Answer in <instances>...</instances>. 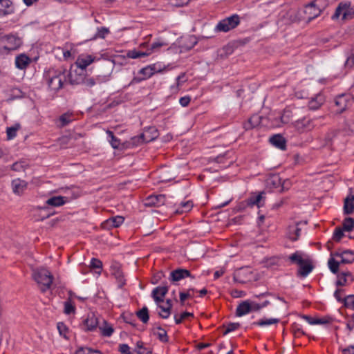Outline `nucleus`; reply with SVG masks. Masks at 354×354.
<instances>
[{"mask_svg":"<svg viewBox=\"0 0 354 354\" xmlns=\"http://www.w3.org/2000/svg\"><path fill=\"white\" fill-rule=\"evenodd\" d=\"M134 351L137 354H151V350L145 347L142 341L137 342Z\"/></svg>","mask_w":354,"mask_h":354,"instance_id":"obj_37","label":"nucleus"},{"mask_svg":"<svg viewBox=\"0 0 354 354\" xmlns=\"http://www.w3.org/2000/svg\"><path fill=\"white\" fill-rule=\"evenodd\" d=\"M195 292L194 288H189L186 292H180V301L182 305H183L185 301L188 298H192L194 297V293Z\"/></svg>","mask_w":354,"mask_h":354,"instance_id":"obj_43","label":"nucleus"},{"mask_svg":"<svg viewBox=\"0 0 354 354\" xmlns=\"http://www.w3.org/2000/svg\"><path fill=\"white\" fill-rule=\"evenodd\" d=\"M3 48L8 52L17 50L21 45V40L12 35H7L5 38Z\"/></svg>","mask_w":354,"mask_h":354,"instance_id":"obj_13","label":"nucleus"},{"mask_svg":"<svg viewBox=\"0 0 354 354\" xmlns=\"http://www.w3.org/2000/svg\"><path fill=\"white\" fill-rule=\"evenodd\" d=\"M32 277L39 286L41 292H45L51 287L53 276L45 268H39L33 271Z\"/></svg>","mask_w":354,"mask_h":354,"instance_id":"obj_3","label":"nucleus"},{"mask_svg":"<svg viewBox=\"0 0 354 354\" xmlns=\"http://www.w3.org/2000/svg\"><path fill=\"white\" fill-rule=\"evenodd\" d=\"M354 227V218H346L342 223V229L346 232H350Z\"/></svg>","mask_w":354,"mask_h":354,"instance_id":"obj_41","label":"nucleus"},{"mask_svg":"<svg viewBox=\"0 0 354 354\" xmlns=\"http://www.w3.org/2000/svg\"><path fill=\"white\" fill-rule=\"evenodd\" d=\"M317 8H319L322 12L326 5V0H313L310 3Z\"/></svg>","mask_w":354,"mask_h":354,"instance_id":"obj_58","label":"nucleus"},{"mask_svg":"<svg viewBox=\"0 0 354 354\" xmlns=\"http://www.w3.org/2000/svg\"><path fill=\"white\" fill-rule=\"evenodd\" d=\"M303 318L310 324H325L329 322L328 319L326 318H312L308 315H304Z\"/></svg>","mask_w":354,"mask_h":354,"instance_id":"obj_34","label":"nucleus"},{"mask_svg":"<svg viewBox=\"0 0 354 354\" xmlns=\"http://www.w3.org/2000/svg\"><path fill=\"white\" fill-rule=\"evenodd\" d=\"M75 354H102V353L95 349H92L88 347H81L77 350Z\"/></svg>","mask_w":354,"mask_h":354,"instance_id":"obj_45","label":"nucleus"},{"mask_svg":"<svg viewBox=\"0 0 354 354\" xmlns=\"http://www.w3.org/2000/svg\"><path fill=\"white\" fill-rule=\"evenodd\" d=\"M21 126L19 124H15V125L8 127L6 129L7 138L8 140H12L17 136V131L20 129Z\"/></svg>","mask_w":354,"mask_h":354,"instance_id":"obj_38","label":"nucleus"},{"mask_svg":"<svg viewBox=\"0 0 354 354\" xmlns=\"http://www.w3.org/2000/svg\"><path fill=\"white\" fill-rule=\"evenodd\" d=\"M30 63V59L25 54H21L16 57L15 65L19 69H25Z\"/></svg>","mask_w":354,"mask_h":354,"instance_id":"obj_27","label":"nucleus"},{"mask_svg":"<svg viewBox=\"0 0 354 354\" xmlns=\"http://www.w3.org/2000/svg\"><path fill=\"white\" fill-rule=\"evenodd\" d=\"M280 322L279 319L277 318H262L257 322L252 323V325L258 326H266L271 324H278Z\"/></svg>","mask_w":354,"mask_h":354,"instance_id":"obj_31","label":"nucleus"},{"mask_svg":"<svg viewBox=\"0 0 354 354\" xmlns=\"http://www.w3.org/2000/svg\"><path fill=\"white\" fill-rule=\"evenodd\" d=\"M331 256L340 257L342 263L348 264L354 262V252L350 250H346L343 252L336 251L331 253Z\"/></svg>","mask_w":354,"mask_h":354,"instance_id":"obj_15","label":"nucleus"},{"mask_svg":"<svg viewBox=\"0 0 354 354\" xmlns=\"http://www.w3.org/2000/svg\"><path fill=\"white\" fill-rule=\"evenodd\" d=\"M345 307L354 310V295H350L343 299Z\"/></svg>","mask_w":354,"mask_h":354,"instance_id":"obj_49","label":"nucleus"},{"mask_svg":"<svg viewBox=\"0 0 354 354\" xmlns=\"http://www.w3.org/2000/svg\"><path fill=\"white\" fill-rule=\"evenodd\" d=\"M244 271L245 270L243 268L236 270L234 274V280L240 283H244L245 280L242 279V275L243 274Z\"/></svg>","mask_w":354,"mask_h":354,"instance_id":"obj_54","label":"nucleus"},{"mask_svg":"<svg viewBox=\"0 0 354 354\" xmlns=\"http://www.w3.org/2000/svg\"><path fill=\"white\" fill-rule=\"evenodd\" d=\"M248 207H250L249 205L247 203V201L246 199L240 202L237 206H236V209L237 211L239 212H243L244 211L245 209H247Z\"/></svg>","mask_w":354,"mask_h":354,"instance_id":"obj_62","label":"nucleus"},{"mask_svg":"<svg viewBox=\"0 0 354 354\" xmlns=\"http://www.w3.org/2000/svg\"><path fill=\"white\" fill-rule=\"evenodd\" d=\"M270 142L273 146H274L281 150H285L286 148V140L280 134H277V135H274L273 136H272L270 138Z\"/></svg>","mask_w":354,"mask_h":354,"instance_id":"obj_24","label":"nucleus"},{"mask_svg":"<svg viewBox=\"0 0 354 354\" xmlns=\"http://www.w3.org/2000/svg\"><path fill=\"white\" fill-rule=\"evenodd\" d=\"M262 117L258 114L252 115L247 122H244L243 128L248 131L257 127L261 122Z\"/></svg>","mask_w":354,"mask_h":354,"instance_id":"obj_21","label":"nucleus"},{"mask_svg":"<svg viewBox=\"0 0 354 354\" xmlns=\"http://www.w3.org/2000/svg\"><path fill=\"white\" fill-rule=\"evenodd\" d=\"M187 277L194 279V277L192 275L189 270L185 268H177L170 272L169 279L171 282L175 283Z\"/></svg>","mask_w":354,"mask_h":354,"instance_id":"obj_11","label":"nucleus"},{"mask_svg":"<svg viewBox=\"0 0 354 354\" xmlns=\"http://www.w3.org/2000/svg\"><path fill=\"white\" fill-rule=\"evenodd\" d=\"M189 317H194L193 313H189V312H184L182 314H180V316L178 315H174V319L175 323L176 324H180L183 322V320L186 319L187 318Z\"/></svg>","mask_w":354,"mask_h":354,"instance_id":"obj_48","label":"nucleus"},{"mask_svg":"<svg viewBox=\"0 0 354 354\" xmlns=\"http://www.w3.org/2000/svg\"><path fill=\"white\" fill-rule=\"evenodd\" d=\"M100 324V321L93 313L87 315L82 322V328L86 331H92L95 330Z\"/></svg>","mask_w":354,"mask_h":354,"instance_id":"obj_12","label":"nucleus"},{"mask_svg":"<svg viewBox=\"0 0 354 354\" xmlns=\"http://www.w3.org/2000/svg\"><path fill=\"white\" fill-rule=\"evenodd\" d=\"M346 328L349 330V333L354 328V314L348 318Z\"/></svg>","mask_w":354,"mask_h":354,"instance_id":"obj_61","label":"nucleus"},{"mask_svg":"<svg viewBox=\"0 0 354 354\" xmlns=\"http://www.w3.org/2000/svg\"><path fill=\"white\" fill-rule=\"evenodd\" d=\"M288 259L293 264L299 266L297 274L301 277H305L313 269V266L310 259H304L302 258L299 252H296L288 257Z\"/></svg>","mask_w":354,"mask_h":354,"instance_id":"obj_4","label":"nucleus"},{"mask_svg":"<svg viewBox=\"0 0 354 354\" xmlns=\"http://www.w3.org/2000/svg\"><path fill=\"white\" fill-rule=\"evenodd\" d=\"M124 218L121 216H113L104 223H102V227L104 228H115L120 227L124 223Z\"/></svg>","mask_w":354,"mask_h":354,"instance_id":"obj_17","label":"nucleus"},{"mask_svg":"<svg viewBox=\"0 0 354 354\" xmlns=\"http://www.w3.org/2000/svg\"><path fill=\"white\" fill-rule=\"evenodd\" d=\"M344 230L342 228L336 227L333 233V239L336 242L340 241L344 235Z\"/></svg>","mask_w":354,"mask_h":354,"instance_id":"obj_53","label":"nucleus"},{"mask_svg":"<svg viewBox=\"0 0 354 354\" xmlns=\"http://www.w3.org/2000/svg\"><path fill=\"white\" fill-rule=\"evenodd\" d=\"M106 133L108 137L110 138L109 142L113 149H122L125 148V143L121 144L120 139L115 136L114 133L111 131H106Z\"/></svg>","mask_w":354,"mask_h":354,"instance_id":"obj_28","label":"nucleus"},{"mask_svg":"<svg viewBox=\"0 0 354 354\" xmlns=\"http://www.w3.org/2000/svg\"><path fill=\"white\" fill-rule=\"evenodd\" d=\"M111 73V65L109 64L107 71L103 75H98L95 78L88 76L79 75L73 78V75L70 74V83L71 84H82L86 88H90L97 84H101L109 80Z\"/></svg>","mask_w":354,"mask_h":354,"instance_id":"obj_1","label":"nucleus"},{"mask_svg":"<svg viewBox=\"0 0 354 354\" xmlns=\"http://www.w3.org/2000/svg\"><path fill=\"white\" fill-rule=\"evenodd\" d=\"M57 329L60 335L63 336L64 338L68 339L67 333L68 332V328L66 326L63 322L57 323Z\"/></svg>","mask_w":354,"mask_h":354,"instance_id":"obj_50","label":"nucleus"},{"mask_svg":"<svg viewBox=\"0 0 354 354\" xmlns=\"http://www.w3.org/2000/svg\"><path fill=\"white\" fill-rule=\"evenodd\" d=\"M156 329L158 330V332L155 334L157 335L158 339L162 342H167L169 341V337L167 336V331L160 326H157Z\"/></svg>","mask_w":354,"mask_h":354,"instance_id":"obj_40","label":"nucleus"},{"mask_svg":"<svg viewBox=\"0 0 354 354\" xmlns=\"http://www.w3.org/2000/svg\"><path fill=\"white\" fill-rule=\"evenodd\" d=\"M223 328H225V330L223 331V335H225L229 333L234 331L237 330L240 327L239 323H229L226 326L223 325Z\"/></svg>","mask_w":354,"mask_h":354,"instance_id":"obj_46","label":"nucleus"},{"mask_svg":"<svg viewBox=\"0 0 354 354\" xmlns=\"http://www.w3.org/2000/svg\"><path fill=\"white\" fill-rule=\"evenodd\" d=\"M118 351L120 354H133V352L131 351V348L127 344H120L118 346Z\"/></svg>","mask_w":354,"mask_h":354,"instance_id":"obj_57","label":"nucleus"},{"mask_svg":"<svg viewBox=\"0 0 354 354\" xmlns=\"http://www.w3.org/2000/svg\"><path fill=\"white\" fill-rule=\"evenodd\" d=\"M110 32L109 29L106 27H100L97 29V32L94 36V39L105 38V37Z\"/></svg>","mask_w":354,"mask_h":354,"instance_id":"obj_47","label":"nucleus"},{"mask_svg":"<svg viewBox=\"0 0 354 354\" xmlns=\"http://www.w3.org/2000/svg\"><path fill=\"white\" fill-rule=\"evenodd\" d=\"M66 202L64 196H53L46 201V204L53 207H59L64 205Z\"/></svg>","mask_w":354,"mask_h":354,"instance_id":"obj_32","label":"nucleus"},{"mask_svg":"<svg viewBox=\"0 0 354 354\" xmlns=\"http://www.w3.org/2000/svg\"><path fill=\"white\" fill-rule=\"evenodd\" d=\"M304 13L306 15V19L310 21L316 17H319L322 13V11L319 8H317L313 5L308 3L306 6Z\"/></svg>","mask_w":354,"mask_h":354,"instance_id":"obj_19","label":"nucleus"},{"mask_svg":"<svg viewBox=\"0 0 354 354\" xmlns=\"http://www.w3.org/2000/svg\"><path fill=\"white\" fill-rule=\"evenodd\" d=\"M251 311L250 301L245 300L241 301L236 308V315L237 317H242Z\"/></svg>","mask_w":354,"mask_h":354,"instance_id":"obj_23","label":"nucleus"},{"mask_svg":"<svg viewBox=\"0 0 354 354\" xmlns=\"http://www.w3.org/2000/svg\"><path fill=\"white\" fill-rule=\"evenodd\" d=\"M340 17L342 20H350L354 17V6H351V2H340L331 18L335 20Z\"/></svg>","mask_w":354,"mask_h":354,"instance_id":"obj_7","label":"nucleus"},{"mask_svg":"<svg viewBox=\"0 0 354 354\" xmlns=\"http://www.w3.org/2000/svg\"><path fill=\"white\" fill-rule=\"evenodd\" d=\"M168 292V287L167 286H158L152 291V297L154 301L159 304L164 301L163 298Z\"/></svg>","mask_w":354,"mask_h":354,"instance_id":"obj_16","label":"nucleus"},{"mask_svg":"<svg viewBox=\"0 0 354 354\" xmlns=\"http://www.w3.org/2000/svg\"><path fill=\"white\" fill-rule=\"evenodd\" d=\"M45 79L50 90L57 91L63 87L66 75L60 71L49 70L45 74Z\"/></svg>","mask_w":354,"mask_h":354,"instance_id":"obj_5","label":"nucleus"},{"mask_svg":"<svg viewBox=\"0 0 354 354\" xmlns=\"http://www.w3.org/2000/svg\"><path fill=\"white\" fill-rule=\"evenodd\" d=\"M193 207V203L192 201H187L186 202H183L180 203V207H179L176 210V214H183L184 212H189Z\"/></svg>","mask_w":354,"mask_h":354,"instance_id":"obj_33","label":"nucleus"},{"mask_svg":"<svg viewBox=\"0 0 354 354\" xmlns=\"http://www.w3.org/2000/svg\"><path fill=\"white\" fill-rule=\"evenodd\" d=\"M294 127L300 133L309 131L315 127V120L304 117L293 123Z\"/></svg>","mask_w":354,"mask_h":354,"instance_id":"obj_10","label":"nucleus"},{"mask_svg":"<svg viewBox=\"0 0 354 354\" xmlns=\"http://www.w3.org/2000/svg\"><path fill=\"white\" fill-rule=\"evenodd\" d=\"M263 192H260L259 194L252 193L248 198H246L247 203L250 208L253 207L254 206L260 207L263 205V204L261 203L263 200Z\"/></svg>","mask_w":354,"mask_h":354,"instance_id":"obj_20","label":"nucleus"},{"mask_svg":"<svg viewBox=\"0 0 354 354\" xmlns=\"http://www.w3.org/2000/svg\"><path fill=\"white\" fill-rule=\"evenodd\" d=\"M191 101V97L189 96H184L180 98L179 103L183 107H186L189 105Z\"/></svg>","mask_w":354,"mask_h":354,"instance_id":"obj_63","label":"nucleus"},{"mask_svg":"<svg viewBox=\"0 0 354 354\" xmlns=\"http://www.w3.org/2000/svg\"><path fill=\"white\" fill-rule=\"evenodd\" d=\"M354 211V196H348L344 200V212L345 214H351Z\"/></svg>","mask_w":354,"mask_h":354,"instance_id":"obj_30","label":"nucleus"},{"mask_svg":"<svg viewBox=\"0 0 354 354\" xmlns=\"http://www.w3.org/2000/svg\"><path fill=\"white\" fill-rule=\"evenodd\" d=\"M137 317L144 323L148 322L149 319V310L146 306H144L142 309L136 313Z\"/></svg>","mask_w":354,"mask_h":354,"instance_id":"obj_35","label":"nucleus"},{"mask_svg":"<svg viewBox=\"0 0 354 354\" xmlns=\"http://www.w3.org/2000/svg\"><path fill=\"white\" fill-rule=\"evenodd\" d=\"M340 263H342L341 261H337L333 257L330 258L328 261V266L331 272L336 274H338Z\"/></svg>","mask_w":354,"mask_h":354,"instance_id":"obj_36","label":"nucleus"},{"mask_svg":"<svg viewBox=\"0 0 354 354\" xmlns=\"http://www.w3.org/2000/svg\"><path fill=\"white\" fill-rule=\"evenodd\" d=\"M158 136V130L150 127L139 136H134L130 140L125 142L126 148H133L143 143L149 142L155 140Z\"/></svg>","mask_w":354,"mask_h":354,"instance_id":"obj_2","label":"nucleus"},{"mask_svg":"<svg viewBox=\"0 0 354 354\" xmlns=\"http://www.w3.org/2000/svg\"><path fill=\"white\" fill-rule=\"evenodd\" d=\"M75 312V307L71 301H66L64 302V313L66 315H71Z\"/></svg>","mask_w":354,"mask_h":354,"instance_id":"obj_52","label":"nucleus"},{"mask_svg":"<svg viewBox=\"0 0 354 354\" xmlns=\"http://www.w3.org/2000/svg\"><path fill=\"white\" fill-rule=\"evenodd\" d=\"M167 44L162 42V41H160L153 42V43H152L151 44V47L148 50L147 53H150V54H151L152 52H153L156 49H158V48H160L162 46H167Z\"/></svg>","mask_w":354,"mask_h":354,"instance_id":"obj_59","label":"nucleus"},{"mask_svg":"<svg viewBox=\"0 0 354 354\" xmlns=\"http://www.w3.org/2000/svg\"><path fill=\"white\" fill-rule=\"evenodd\" d=\"M12 169L15 171H21L24 170L23 162H16L12 165Z\"/></svg>","mask_w":354,"mask_h":354,"instance_id":"obj_64","label":"nucleus"},{"mask_svg":"<svg viewBox=\"0 0 354 354\" xmlns=\"http://www.w3.org/2000/svg\"><path fill=\"white\" fill-rule=\"evenodd\" d=\"M150 55V53L141 52L137 50H129L127 53V56L131 59H137L140 57H146Z\"/></svg>","mask_w":354,"mask_h":354,"instance_id":"obj_39","label":"nucleus"},{"mask_svg":"<svg viewBox=\"0 0 354 354\" xmlns=\"http://www.w3.org/2000/svg\"><path fill=\"white\" fill-rule=\"evenodd\" d=\"M90 266L93 269H102V263L100 260L95 258H93L91 261Z\"/></svg>","mask_w":354,"mask_h":354,"instance_id":"obj_60","label":"nucleus"},{"mask_svg":"<svg viewBox=\"0 0 354 354\" xmlns=\"http://www.w3.org/2000/svg\"><path fill=\"white\" fill-rule=\"evenodd\" d=\"M240 17L237 14L226 17L217 24L215 28L216 32H227L234 29L240 24Z\"/></svg>","mask_w":354,"mask_h":354,"instance_id":"obj_8","label":"nucleus"},{"mask_svg":"<svg viewBox=\"0 0 354 354\" xmlns=\"http://www.w3.org/2000/svg\"><path fill=\"white\" fill-rule=\"evenodd\" d=\"M337 274V280L335 283L337 286H344L346 285L348 279L345 277L344 274L338 273Z\"/></svg>","mask_w":354,"mask_h":354,"instance_id":"obj_55","label":"nucleus"},{"mask_svg":"<svg viewBox=\"0 0 354 354\" xmlns=\"http://www.w3.org/2000/svg\"><path fill=\"white\" fill-rule=\"evenodd\" d=\"M158 308L160 309V311L158 312L159 316L162 319L168 318L171 314V309H169V307L160 305V303L158 304Z\"/></svg>","mask_w":354,"mask_h":354,"instance_id":"obj_42","label":"nucleus"},{"mask_svg":"<svg viewBox=\"0 0 354 354\" xmlns=\"http://www.w3.org/2000/svg\"><path fill=\"white\" fill-rule=\"evenodd\" d=\"M10 0H0V15H7L14 12Z\"/></svg>","mask_w":354,"mask_h":354,"instance_id":"obj_25","label":"nucleus"},{"mask_svg":"<svg viewBox=\"0 0 354 354\" xmlns=\"http://www.w3.org/2000/svg\"><path fill=\"white\" fill-rule=\"evenodd\" d=\"M345 66L352 68L354 66V48L351 49L348 54L347 59L345 62Z\"/></svg>","mask_w":354,"mask_h":354,"instance_id":"obj_51","label":"nucleus"},{"mask_svg":"<svg viewBox=\"0 0 354 354\" xmlns=\"http://www.w3.org/2000/svg\"><path fill=\"white\" fill-rule=\"evenodd\" d=\"M291 330L295 337H299L300 335H305V332L302 330L301 326L297 323H293L291 325Z\"/></svg>","mask_w":354,"mask_h":354,"instance_id":"obj_44","label":"nucleus"},{"mask_svg":"<svg viewBox=\"0 0 354 354\" xmlns=\"http://www.w3.org/2000/svg\"><path fill=\"white\" fill-rule=\"evenodd\" d=\"M324 95L321 94L317 95L308 102V107L311 110H316L324 104Z\"/></svg>","mask_w":354,"mask_h":354,"instance_id":"obj_29","label":"nucleus"},{"mask_svg":"<svg viewBox=\"0 0 354 354\" xmlns=\"http://www.w3.org/2000/svg\"><path fill=\"white\" fill-rule=\"evenodd\" d=\"M334 102L337 113H342L352 105L353 97L350 94H341L335 98Z\"/></svg>","mask_w":354,"mask_h":354,"instance_id":"obj_9","label":"nucleus"},{"mask_svg":"<svg viewBox=\"0 0 354 354\" xmlns=\"http://www.w3.org/2000/svg\"><path fill=\"white\" fill-rule=\"evenodd\" d=\"M27 186V182L19 178L14 179L12 181V191L15 194L17 195H21L26 189Z\"/></svg>","mask_w":354,"mask_h":354,"instance_id":"obj_18","label":"nucleus"},{"mask_svg":"<svg viewBox=\"0 0 354 354\" xmlns=\"http://www.w3.org/2000/svg\"><path fill=\"white\" fill-rule=\"evenodd\" d=\"M62 127H65L71 121V115L68 113H64L59 118Z\"/></svg>","mask_w":354,"mask_h":354,"instance_id":"obj_56","label":"nucleus"},{"mask_svg":"<svg viewBox=\"0 0 354 354\" xmlns=\"http://www.w3.org/2000/svg\"><path fill=\"white\" fill-rule=\"evenodd\" d=\"M166 202V196L164 194L150 195L145 200V205L152 207H160L165 205Z\"/></svg>","mask_w":354,"mask_h":354,"instance_id":"obj_14","label":"nucleus"},{"mask_svg":"<svg viewBox=\"0 0 354 354\" xmlns=\"http://www.w3.org/2000/svg\"><path fill=\"white\" fill-rule=\"evenodd\" d=\"M97 327L103 337H109L114 332L112 325L109 324L105 319H102V324L100 323Z\"/></svg>","mask_w":354,"mask_h":354,"instance_id":"obj_22","label":"nucleus"},{"mask_svg":"<svg viewBox=\"0 0 354 354\" xmlns=\"http://www.w3.org/2000/svg\"><path fill=\"white\" fill-rule=\"evenodd\" d=\"M163 69L157 64H153L148 65L144 68H142L138 71V75L141 76L133 77L130 83L129 84V86L135 84H138L141 82L142 81L146 80L151 77H152L156 73H162Z\"/></svg>","mask_w":354,"mask_h":354,"instance_id":"obj_6","label":"nucleus"},{"mask_svg":"<svg viewBox=\"0 0 354 354\" xmlns=\"http://www.w3.org/2000/svg\"><path fill=\"white\" fill-rule=\"evenodd\" d=\"M94 62V57L92 55H82L80 56L77 61V66L81 69H85L88 66Z\"/></svg>","mask_w":354,"mask_h":354,"instance_id":"obj_26","label":"nucleus"}]
</instances>
